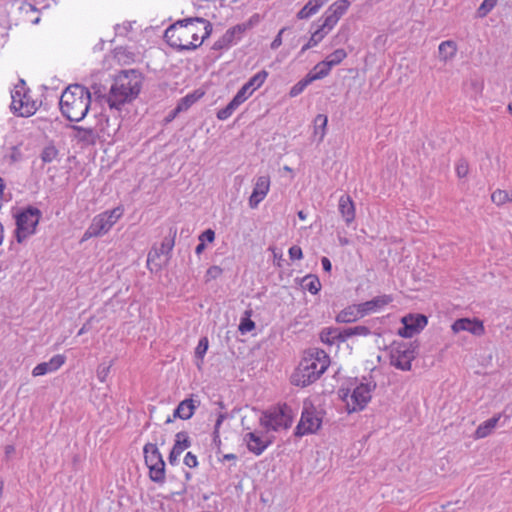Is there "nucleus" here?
<instances>
[{"label":"nucleus","mask_w":512,"mask_h":512,"mask_svg":"<svg viewBox=\"0 0 512 512\" xmlns=\"http://www.w3.org/2000/svg\"><path fill=\"white\" fill-rule=\"evenodd\" d=\"M212 24L201 17L178 20L164 33L167 44L178 51L195 50L210 36Z\"/></svg>","instance_id":"obj_1"},{"label":"nucleus","mask_w":512,"mask_h":512,"mask_svg":"<svg viewBox=\"0 0 512 512\" xmlns=\"http://www.w3.org/2000/svg\"><path fill=\"white\" fill-rule=\"evenodd\" d=\"M142 80L141 73L135 69L121 71L114 78L107 96L110 110L120 111L123 105L136 99L142 88Z\"/></svg>","instance_id":"obj_2"},{"label":"nucleus","mask_w":512,"mask_h":512,"mask_svg":"<svg viewBox=\"0 0 512 512\" xmlns=\"http://www.w3.org/2000/svg\"><path fill=\"white\" fill-rule=\"evenodd\" d=\"M330 364L328 354L319 349L307 353L291 376L292 384L306 387L320 378Z\"/></svg>","instance_id":"obj_3"},{"label":"nucleus","mask_w":512,"mask_h":512,"mask_svg":"<svg viewBox=\"0 0 512 512\" xmlns=\"http://www.w3.org/2000/svg\"><path fill=\"white\" fill-rule=\"evenodd\" d=\"M90 104L91 93L80 84L68 86L63 91L59 101L63 116L75 122L82 120L86 116Z\"/></svg>","instance_id":"obj_4"},{"label":"nucleus","mask_w":512,"mask_h":512,"mask_svg":"<svg viewBox=\"0 0 512 512\" xmlns=\"http://www.w3.org/2000/svg\"><path fill=\"white\" fill-rule=\"evenodd\" d=\"M29 92L25 81L20 79L11 92L12 102L10 108L15 115L30 117L36 113L38 106L36 101L31 98Z\"/></svg>","instance_id":"obj_5"},{"label":"nucleus","mask_w":512,"mask_h":512,"mask_svg":"<svg viewBox=\"0 0 512 512\" xmlns=\"http://www.w3.org/2000/svg\"><path fill=\"white\" fill-rule=\"evenodd\" d=\"M124 209L121 206L115 207L112 210H107L95 216L85 231L82 240H87L92 237H99L106 234L113 225L121 218Z\"/></svg>","instance_id":"obj_6"},{"label":"nucleus","mask_w":512,"mask_h":512,"mask_svg":"<svg viewBox=\"0 0 512 512\" xmlns=\"http://www.w3.org/2000/svg\"><path fill=\"white\" fill-rule=\"evenodd\" d=\"M417 341L394 343L390 352V364L402 371H410L412 361L418 354Z\"/></svg>","instance_id":"obj_7"},{"label":"nucleus","mask_w":512,"mask_h":512,"mask_svg":"<svg viewBox=\"0 0 512 512\" xmlns=\"http://www.w3.org/2000/svg\"><path fill=\"white\" fill-rule=\"evenodd\" d=\"M41 218V211L29 206L16 215V240L22 243L29 236L33 235Z\"/></svg>","instance_id":"obj_8"},{"label":"nucleus","mask_w":512,"mask_h":512,"mask_svg":"<svg viewBox=\"0 0 512 512\" xmlns=\"http://www.w3.org/2000/svg\"><path fill=\"white\" fill-rule=\"evenodd\" d=\"M292 410L289 406L273 407L263 413L260 423L267 430L278 431L288 429L292 424Z\"/></svg>","instance_id":"obj_9"},{"label":"nucleus","mask_w":512,"mask_h":512,"mask_svg":"<svg viewBox=\"0 0 512 512\" xmlns=\"http://www.w3.org/2000/svg\"><path fill=\"white\" fill-rule=\"evenodd\" d=\"M145 464L149 469V477L155 482L162 484L165 481V462L156 444L147 443L144 448Z\"/></svg>","instance_id":"obj_10"},{"label":"nucleus","mask_w":512,"mask_h":512,"mask_svg":"<svg viewBox=\"0 0 512 512\" xmlns=\"http://www.w3.org/2000/svg\"><path fill=\"white\" fill-rule=\"evenodd\" d=\"M322 423L317 411L314 408L304 409L301 419L295 429L296 436H303L317 432Z\"/></svg>","instance_id":"obj_11"},{"label":"nucleus","mask_w":512,"mask_h":512,"mask_svg":"<svg viewBox=\"0 0 512 512\" xmlns=\"http://www.w3.org/2000/svg\"><path fill=\"white\" fill-rule=\"evenodd\" d=\"M427 322V317L422 314L404 316L402 318L403 327L399 329L398 334L404 338H411L424 329Z\"/></svg>","instance_id":"obj_12"},{"label":"nucleus","mask_w":512,"mask_h":512,"mask_svg":"<svg viewBox=\"0 0 512 512\" xmlns=\"http://www.w3.org/2000/svg\"><path fill=\"white\" fill-rule=\"evenodd\" d=\"M376 384L373 382L360 383L351 395V401L353 404L352 411L362 410L366 407L368 402L371 400V393L375 389Z\"/></svg>","instance_id":"obj_13"},{"label":"nucleus","mask_w":512,"mask_h":512,"mask_svg":"<svg viewBox=\"0 0 512 512\" xmlns=\"http://www.w3.org/2000/svg\"><path fill=\"white\" fill-rule=\"evenodd\" d=\"M260 21V16L258 14H254L250 17V19L244 23L237 24L230 29H228L224 36L225 41H227L230 46L239 41L243 34L251 29L253 26L257 25Z\"/></svg>","instance_id":"obj_14"},{"label":"nucleus","mask_w":512,"mask_h":512,"mask_svg":"<svg viewBox=\"0 0 512 512\" xmlns=\"http://www.w3.org/2000/svg\"><path fill=\"white\" fill-rule=\"evenodd\" d=\"M455 333L468 331L475 336H481L485 332L483 322L478 319L460 318L452 324Z\"/></svg>","instance_id":"obj_15"},{"label":"nucleus","mask_w":512,"mask_h":512,"mask_svg":"<svg viewBox=\"0 0 512 512\" xmlns=\"http://www.w3.org/2000/svg\"><path fill=\"white\" fill-rule=\"evenodd\" d=\"M270 188V178L268 176H259L249 198V206L254 209L266 197Z\"/></svg>","instance_id":"obj_16"},{"label":"nucleus","mask_w":512,"mask_h":512,"mask_svg":"<svg viewBox=\"0 0 512 512\" xmlns=\"http://www.w3.org/2000/svg\"><path fill=\"white\" fill-rule=\"evenodd\" d=\"M267 77L268 72L266 70L259 71L253 77H251L249 81L245 83L236 94L240 96L242 100H247L255 90L263 85Z\"/></svg>","instance_id":"obj_17"},{"label":"nucleus","mask_w":512,"mask_h":512,"mask_svg":"<svg viewBox=\"0 0 512 512\" xmlns=\"http://www.w3.org/2000/svg\"><path fill=\"white\" fill-rule=\"evenodd\" d=\"M191 446V441L188 433L185 431L178 432L175 435V442L168 456V461L171 465L178 463V459L182 452Z\"/></svg>","instance_id":"obj_18"},{"label":"nucleus","mask_w":512,"mask_h":512,"mask_svg":"<svg viewBox=\"0 0 512 512\" xmlns=\"http://www.w3.org/2000/svg\"><path fill=\"white\" fill-rule=\"evenodd\" d=\"M244 441L247 445V449L259 456L265 449L272 443L267 437L258 435L256 432H249L244 436Z\"/></svg>","instance_id":"obj_19"},{"label":"nucleus","mask_w":512,"mask_h":512,"mask_svg":"<svg viewBox=\"0 0 512 512\" xmlns=\"http://www.w3.org/2000/svg\"><path fill=\"white\" fill-rule=\"evenodd\" d=\"M65 356L57 354L53 356L48 362L39 363L32 370L34 377L42 376L50 372L58 370L65 363Z\"/></svg>","instance_id":"obj_20"},{"label":"nucleus","mask_w":512,"mask_h":512,"mask_svg":"<svg viewBox=\"0 0 512 512\" xmlns=\"http://www.w3.org/2000/svg\"><path fill=\"white\" fill-rule=\"evenodd\" d=\"M392 301L393 298L391 295L376 296L369 301L359 303L360 312H362L363 317H365L366 315L380 310L384 306L390 304Z\"/></svg>","instance_id":"obj_21"},{"label":"nucleus","mask_w":512,"mask_h":512,"mask_svg":"<svg viewBox=\"0 0 512 512\" xmlns=\"http://www.w3.org/2000/svg\"><path fill=\"white\" fill-rule=\"evenodd\" d=\"M338 209L347 225L354 221L355 206L349 195L344 194L339 198Z\"/></svg>","instance_id":"obj_22"},{"label":"nucleus","mask_w":512,"mask_h":512,"mask_svg":"<svg viewBox=\"0 0 512 512\" xmlns=\"http://www.w3.org/2000/svg\"><path fill=\"white\" fill-rule=\"evenodd\" d=\"M198 405L199 402L195 404V401L192 398L181 401L174 410L173 418H180L182 420L190 419L194 415Z\"/></svg>","instance_id":"obj_23"},{"label":"nucleus","mask_w":512,"mask_h":512,"mask_svg":"<svg viewBox=\"0 0 512 512\" xmlns=\"http://www.w3.org/2000/svg\"><path fill=\"white\" fill-rule=\"evenodd\" d=\"M363 318L359 304H352L341 310L336 316L338 323H352Z\"/></svg>","instance_id":"obj_24"},{"label":"nucleus","mask_w":512,"mask_h":512,"mask_svg":"<svg viewBox=\"0 0 512 512\" xmlns=\"http://www.w3.org/2000/svg\"><path fill=\"white\" fill-rule=\"evenodd\" d=\"M204 96V92L201 90H195L192 93L187 94L181 98L174 108V115L180 112L187 111L194 103Z\"/></svg>","instance_id":"obj_25"},{"label":"nucleus","mask_w":512,"mask_h":512,"mask_svg":"<svg viewBox=\"0 0 512 512\" xmlns=\"http://www.w3.org/2000/svg\"><path fill=\"white\" fill-rule=\"evenodd\" d=\"M328 0H309L304 7L297 13L299 19H307L318 12V10L327 3Z\"/></svg>","instance_id":"obj_26"},{"label":"nucleus","mask_w":512,"mask_h":512,"mask_svg":"<svg viewBox=\"0 0 512 512\" xmlns=\"http://www.w3.org/2000/svg\"><path fill=\"white\" fill-rule=\"evenodd\" d=\"M500 418H501V414H498V415L493 416L492 418L486 420L481 425H479L475 431V437L476 438H484V437L488 436L489 434H491V432L496 427Z\"/></svg>","instance_id":"obj_27"},{"label":"nucleus","mask_w":512,"mask_h":512,"mask_svg":"<svg viewBox=\"0 0 512 512\" xmlns=\"http://www.w3.org/2000/svg\"><path fill=\"white\" fill-rule=\"evenodd\" d=\"M243 102L244 100H242L240 96L236 94L224 108L217 112V118L219 120L228 119Z\"/></svg>","instance_id":"obj_28"},{"label":"nucleus","mask_w":512,"mask_h":512,"mask_svg":"<svg viewBox=\"0 0 512 512\" xmlns=\"http://www.w3.org/2000/svg\"><path fill=\"white\" fill-rule=\"evenodd\" d=\"M438 50L440 59L446 62L451 60L456 55L457 45L452 40L443 41L439 45Z\"/></svg>","instance_id":"obj_29"},{"label":"nucleus","mask_w":512,"mask_h":512,"mask_svg":"<svg viewBox=\"0 0 512 512\" xmlns=\"http://www.w3.org/2000/svg\"><path fill=\"white\" fill-rule=\"evenodd\" d=\"M301 286L311 294L316 295L321 289V283L316 275L308 274L301 279Z\"/></svg>","instance_id":"obj_30"},{"label":"nucleus","mask_w":512,"mask_h":512,"mask_svg":"<svg viewBox=\"0 0 512 512\" xmlns=\"http://www.w3.org/2000/svg\"><path fill=\"white\" fill-rule=\"evenodd\" d=\"M73 129L77 132L76 138L87 144H94L96 137L98 136L97 132L92 128H84L80 126H74Z\"/></svg>","instance_id":"obj_31"},{"label":"nucleus","mask_w":512,"mask_h":512,"mask_svg":"<svg viewBox=\"0 0 512 512\" xmlns=\"http://www.w3.org/2000/svg\"><path fill=\"white\" fill-rule=\"evenodd\" d=\"M331 68L332 67L330 66V64L326 60H324L317 63L308 74L311 77V79L315 81L326 77L329 74Z\"/></svg>","instance_id":"obj_32"},{"label":"nucleus","mask_w":512,"mask_h":512,"mask_svg":"<svg viewBox=\"0 0 512 512\" xmlns=\"http://www.w3.org/2000/svg\"><path fill=\"white\" fill-rule=\"evenodd\" d=\"M161 256H163V254L159 252L157 247H153L149 251L147 256V265L151 271H153L154 268L155 270L161 269L162 265L168 260L166 259L165 261H161Z\"/></svg>","instance_id":"obj_33"},{"label":"nucleus","mask_w":512,"mask_h":512,"mask_svg":"<svg viewBox=\"0 0 512 512\" xmlns=\"http://www.w3.org/2000/svg\"><path fill=\"white\" fill-rule=\"evenodd\" d=\"M349 6L350 2L348 0H339L334 2L326 11L339 20L346 13Z\"/></svg>","instance_id":"obj_34"},{"label":"nucleus","mask_w":512,"mask_h":512,"mask_svg":"<svg viewBox=\"0 0 512 512\" xmlns=\"http://www.w3.org/2000/svg\"><path fill=\"white\" fill-rule=\"evenodd\" d=\"M176 234L177 230L171 228L170 235L163 239L160 247L158 248L159 252H161L165 256H168L170 254L175 244Z\"/></svg>","instance_id":"obj_35"},{"label":"nucleus","mask_w":512,"mask_h":512,"mask_svg":"<svg viewBox=\"0 0 512 512\" xmlns=\"http://www.w3.org/2000/svg\"><path fill=\"white\" fill-rule=\"evenodd\" d=\"M327 116L318 114L314 119V134H319V141H322L325 136V128L327 126Z\"/></svg>","instance_id":"obj_36"},{"label":"nucleus","mask_w":512,"mask_h":512,"mask_svg":"<svg viewBox=\"0 0 512 512\" xmlns=\"http://www.w3.org/2000/svg\"><path fill=\"white\" fill-rule=\"evenodd\" d=\"M327 34L324 31H320V28L318 27L311 35L309 41L302 47L301 53H304L306 50L316 46L319 42L322 41V39Z\"/></svg>","instance_id":"obj_37"},{"label":"nucleus","mask_w":512,"mask_h":512,"mask_svg":"<svg viewBox=\"0 0 512 512\" xmlns=\"http://www.w3.org/2000/svg\"><path fill=\"white\" fill-rule=\"evenodd\" d=\"M313 82V80L311 79V77L309 76V74H307L303 79H301L300 81H298L291 89H290V92H289V95L290 97H296L298 96L299 94H301L304 89Z\"/></svg>","instance_id":"obj_38"},{"label":"nucleus","mask_w":512,"mask_h":512,"mask_svg":"<svg viewBox=\"0 0 512 512\" xmlns=\"http://www.w3.org/2000/svg\"><path fill=\"white\" fill-rule=\"evenodd\" d=\"M491 200L498 206L503 205L508 201H512V193L510 195L507 191L498 189L492 193Z\"/></svg>","instance_id":"obj_39"},{"label":"nucleus","mask_w":512,"mask_h":512,"mask_svg":"<svg viewBox=\"0 0 512 512\" xmlns=\"http://www.w3.org/2000/svg\"><path fill=\"white\" fill-rule=\"evenodd\" d=\"M338 21L339 20L336 17H334V15L332 16L330 13L326 11L323 16V23L318 27L320 28V31H324L326 34H328L337 24Z\"/></svg>","instance_id":"obj_40"},{"label":"nucleus","mask_w":512,"mask_h":512,"mask_svg":"<svg viewBox=\"0 0 512 512\" xmlns=\"http://www.w3.org/2000/svg\"><path fill=\"white\" fill-rule=\"evenodd\" d=\"M119 125H115L111 127L109 118L105 115H101V119L99 122V131L103 134L111 135L118 130Z\"/></svg>","instance_id":"obj_41"},{"label":"nucleus","mask_w":512,"mask_h":512,"mask_svg":"<svg viewBox=\"0 0 512 512\" xmlns=\"http://www.w3.org/2000/svg\"><path fill=\"white\" fill-rule=\"evenodd\" d=\"M347 56L344 49H337L331 53L325 60L330 64L331 67L338 65Z\"/></svg>","instance_id":"obj_42"},{"label":"nucleus","mask_w":512,"mask_h":512,"mask_svg":"<svg viewBox=\"0 0 512 512\" xmlns=\"http://www.w3.org/2000/svg\"><path fill=\"white\" fill-rule=\"evenodd\" d=\"M320 339L323 343L332 345L334 343V341L337 340L336 328L335 329L330 328V329L323 330L320 334Z\"/></svg>","instance_id":"obj_43"},{"label":"nucleus","mask_w":512,"mask_h":512,"mask_svg":"<svg viewBox=\"0 0 512 512\" xmlns=\"http://www.w3.org/2000/svg\"><path fill=\"white\" fill-rule=\"evenodd\" d=\"M498 0H484L478 8V15L480 17L486 16L496 5Z\"/></svg>","instance_id":"obj_44"},{"label":"nucleus","mask_w":512,"mask_h":512,"mask_svg":"<svg viewBox=\"0 0 512 512\" xmlns=\"http://www.w3.org/2000/svg\"><path fill=\"white\" fill-rule=\"evenodd\" d=\"M246 314H247V317L242 318L241 322H240V325H239V330L243 334L246 333V332H250L251 330H253L255 328L254 321H252L250 319V312H246Z\"/></svg>","instance_id":"obj_45"},{"label":"nucleus","mask_w":512,"mask_h":512,"mask_svg":"<svg viewBox=\"0 0 512 512\" xmlns=\"http://www.w3.org/2000/svg\"><path fill=\"white\" fill-rule=\"evenodd\" d=\"M208 339L206 337H203L199 340V343L195 349V356L198 358V359H203L204 355L206 354L207 350H208Z\"/></svg>","instance_id":"obj_46"},{"label":"nucleus","mask_w":512,"mask_h":512,"mask_svg":"<svg viewBox=\"0 0 512 512\" xmlns=\"http://www.w3.org/2000/svg\"><path fill=\"white\" fill-rule=\"evenodd\" d=\"M223 270L219 266H211L208 268L205 274L206 282L218 278L222 274Z\"/></svg>","instance_id":"obj_47"},{"label":"nucleus","mask_w":512,"mask_h":512,"mask_svg":"<svg viewBox=\"0 0 512 512\" xmlns=\"http://www.w3.org/2000/svg\"><path fill=\"white\" fill-rule=\"evenodd\" d=\"M469 172L468 162L464 159H460L456 165V173L459 178L467 176Z\"/></svg>","instance_id":"obj_48"},{"label":"nucleus","mask_w":512,"mask_h":512,"mask_svg":"<svg viewBox=\"0 0 512 512\" xmlns=\"http://www.w3.org/2000/svg\"><path fill=\"white\" fill-rule=\"evenodd\" d=\"M111 364H100L97 368V377L101 382H105L109 372H110Z\"/></svg>","instance_id":"obj_49"},{"label":"nucleus","mask_w":512,"mask_h":512,"mask_svg":"<svg viewBox=\"0 0 512 512\" xmlns=\"http://www.w3.org/2000/svg\"><path fill=\"white\" fill-rule=\"evenodd\" d=\"M352 331V327L345 328L343 330L336 329L337 340L340 342H345L347 338L353 336Z\"/></svg>","instance_id":"obj_50"},{"label":"nucleus","mask_w":512,"mask_h":512,"mask_svg":"<svg viewBox=\"0 0 512 512\" xmlns=\"http://www.w3.org/2000/svg\"><path fill=\"white\" fill-rule=\"evenodd\" d=\"M288 252L291 260H300L303 258L302 249L297 245L290 247Z\"/></svg>","instance_id":"obj_51"},{"label":"nucleus","mask_w":512,"mask_h":512,"mask_svg":"<svg viewBox=\"0 0 512 512\" xmlns=\"http://www.w3.org/2000/svg\"><path fill=\"white\" fill-rule=\"evenodd\" d=\"M184 464L190 468H195L198 465L196 455H194L192 452H188L184 457Z\"/></svg>","instance_id":"obj_52"},{"label":"nucleus","mask_w":512,"mask_h":512,"mask_svg":"<svg viewBox=\"0 0 512 512\" xmlns=\"http://www.w3.org/2000/svg\"><path fill=\"white\" fill-rule=\"evenodd\" d=\"M352 329L353 336H367L371 333L370 329L367 326L359 325L352 327Z\"/></svg>","instance_id":"obj_53"},{"label":"nucleus","mask_w":512,"mask_h":512,"mask_svg":"<svg viewBox=\"0 0 512 512\" xmlns=\"http://www.w3.org/2000/svg\"><path fill=\"white\" fill-rule=\"evenodd\" d=\"M287 31V28H282L277 36L274 38V40L271 43V49L276 50L282 45V35Z\"/></svg>","instance_id":"obj_54"},{"label":"nucleus","mask_w":512,"mask_h":512,"mask_svg":"<svg viewBox=\"0 0 512 512\" xmlns=\"http://www.w3.org/2000/svg\"><path fill=\"white\" fill-rule=\"evenodd\" d=\"M215 239V232L212 229H207L203 233L200 234L199 240L204 242H213Z\"/></svg>","instance_id":"obj_55"},{"label":"nucleus","mask_w":512,"mask_h":512,"mask_svg":"<svg viewBox=\"0 0 512 512\" xmlns=\"http://www.w3.org/2000/svg\"><path fill=\"white\" fill-rule=\"evenodd\" d=\"M227 418L226 413H219L215 422L213 434L220 433V427L223 421Z\"/></svg>","instance_id":"obj_56"},{"label":"nucleus","mask_w":512,"mask_h":512,"mask_svg":"<svg viewBox=\"0 0 512 512\" xmlns=\"http://www.w3.org/2000/svg\"><path fill=\"white\" fill-rule=\"evenodd\" d=\"M229 47H230V44L227 41H225L224 36H222L220 39H218L213 45L214 50H222V49H227Z\"/></svg>","instance_id":"obj_57"},{"label":"nucleus","mask_w":512,"mask_h":512,"mask_svg":"<svg viewBox=\"0 0 512 512\" xmlns=\"http://www.w3.org/2000/svg\"><path fill=\"white\" fill-rule=\"evenodd\" d=\"M56 155V151L54 149H45L42 153V160L44 162H51Z\"/></svg>","instance_id":"obj_58"},{"label":"nucleus","mask_w":512,"mask_h":512,"mask_svg":"<svg viewBox=\"0 0 512 512\" xmlns=\"http://www.w3.org/2000/svg\"><path fill=\"white\" fill-rule=\"evenodd\" d=\"M92 89H93L94 95H96L97 98H103L107 102L108 94H106L104 91H102L101 86L93 85Z\"/></svg>","instance_id":"obj_59"},{"label":"nucleus","mask_w":512,"mask_h":512,"mask_svg":"<svg viewBox=\"0 0 512 512\" xmlns=\"http://www.w3.org/2000/svg\"><path fill=\"white\" fill-rule=\"evenodd\" d=\"M94 317H90L86 323L83 324V326L78 331L77 335L80 336L86 332H88L91 329V322L93 321Z\"/></svg>","instance_id":"obj_60"},{"label":"nucleus","mask_w":512,"mask_h":512,"mask_svg":"<svg viewBox=\"0 0 512 512\" xmlns=\"http://www.w3.org/2000/svg\"><path fill=\"white\" fill-rule=\"evenodd\" d=\"M321 264L323 267V270L326 272H330L332 269L331 261L327 257H322Z\"/></svg>","instance_id":"obj_61"},{"label":"nucleus","mask_w":512,"mask_h":512,"mask_svg":"<svg viewBox=\"0 0 512 512\" xmlns=\"http://www.w3.org/2000/svg\"><path fill=\"white\" fill-rule=\"evenodd\" d=\"M21 9L22 10L25 9L26 12H29V11H31V12H38V9L36 8L35 5L27 3V2L23 3V5L21 6Z\"/></svg>","instance_id":"obj_62"},{"label":"nucleus","mask_w":512,"mask_h":512,"mask_svg":"<svg viewBox=\"0 0 512 512\" xmlns=\"http://www.w3.org/2000/svg\"><path fill=\"white\" fill-rule=\"evenodd\" d=\"M205 248V243L200 241V243L196 246L195 253L200 255L205 250Z\"/></svg>","instance_id":"obj_63"},{"label":"nucleus","mask_w":512,"mask_h":512,"mask_svg":"<svg viewBox=\"0 0 512 512\" xmlns=\"http://www.w3.org/2000/svg\"><path fill=\"white\" fill-rule=\"evenodd\" d=\"M213 443L215 444V446L217 448L220 447V445H221L220 433L213 434Z\"/></svg>","instance_id":"obj_64"}]
</instances>
